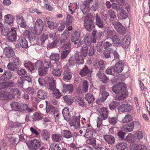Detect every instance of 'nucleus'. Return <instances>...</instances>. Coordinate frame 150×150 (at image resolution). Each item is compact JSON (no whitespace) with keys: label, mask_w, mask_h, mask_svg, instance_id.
Here are the masks:
<instances>
[{"label":"nucleus","mask_w":150,"mask_h":150,"mask_svg":"<svg viewBox=\"0 0 150 150\" xmlns=\"http://www.w3.org/2000/svg\"><path fill=\"white\" fill-rule=\"evenodd\" d=\"M126 85L123 82L117 83L112 87L113 91L116 94H119L115 98L117 100H120L124 99L128 95Z\"/></svg>","instance_id":"1"},{"label":"nucleus","mask_w":150,"mask_h":150,"mask_svg":"<svg viewBox=\"0 0 150 150\" xmlns=\"http://www.w3.org/2000/svg\"><path fill=\"white\" fill-rule=\"evenodd\" d=\"M98 111L101 117H98L97 119V130L99 131V129L101 127L102 120H106L108 117V111L107 109L104 107L100 108Z\"/></svg>","instance_id":"2"},{"label":"nucleus","mask_w":150,"mask_h":150,"mask_svg":"<svg viewBox=\"0 0 150 150\" xmlns=\"http://www.w3.org/2000/svg\"><path fill=\"white\" fill-rule=\"evenodd\" d=\"M80 115L79 113H76L72 119L69 122L70 126L73 127L75 129L79 128L80 126Z\"/></svg>","instance_id":"3"},{"label":"nucleus","mask_w":150,"mask_h":150,"mask_svg":"<svg viewBox=\"0 0 150 150\" xmlns=\"http://www.w3.org/2000/svg\"><path fill=\"white\" fill-rule=\"evenodd\" d=\"M96 30L94 29L93 30L91 35H87L85 36L84 42L85 44L87 46L90 45L91 42L95 43L96 40L95 39L96 35Z\"/></svg>","instance_id":"4"},{"label":"nucleus","mask_w":150,"mask_h":150,"mask_svg":"<svg viewBox=\"0 0 150 150\" xmlns=\"http://www.w3.org/2000/svg\"><path fill=\"white\" fill-rule=\"evenodd\" d=\"M26 144L28 148L32 150H36L40 146V142L35 139L27 142Z\"/></svg>","instance_id":"5"},{"label":"nucleus","mask_w":150,"mask_h":150,"mask_svg":"<svg viewBox=\"0 0 150 150\" xmlns=\"http://www.w3.org/2000/svg\"><path fill=\"white\" fill-rule=\"evenodd\" d=\"M43 21L41 19H38L35 23L34 27L36 35H38L41 33L43 28Z\"/></svg>","instance_id":"6"},{"label":"nucleus","mask_w":150,"mask_h":150,"mask_svg":"<svg viewBox=\"0 0 150 150\" xmlns=\"http://www.w3.org/2000/svg\"><path fill=\"white\" fill-rule=\"evenodd\" d=\"M36 65L38 69V72L40 75H44L46 74L47 69L42 66V62L37 61L36 62Z\"/></svg>","instance_id":"7"},{"label":"nucleus","mask_w":150,"mask_h":150,"mask_svg":"<svg viewBox=\"0 0 150 150\" xmlns=\"http://www.w3.org/2000/svg\"><path fill=\"white\" fill-rule=\"evenodd\" d=\"M132 107L129 104H122L118 108L119 112H128L130 111L132 109Z\"/></svg>","instance_id":"8"},{"label":"nucleus","mask_w":150,"mask_h":150,"mask_svg":"<svg viewBox=\"0 0 150 150\" xmlns=\"http://www.w3.org/2000/svg\"><path fill=\"white\" fill-rule=\"evenodd\" d=\"M15 28H11L7 33L8 39L11 41H14L16 38V30Z\"/></svg>","instance_id":"9"},{"label":"nucleus","mask_w":150,"mask_h":150,"mask_svg":"<svg viewBox=\"0 0 150 150\" xmlns=\"http://www.w3.org/2000/svg\"><path fill=\"white\" fill-rule=\"evenodd\" d=\"M86 19L84 21V26L88 30L91 31L93 28V21L89 18L88 16L86 18Z\"/></svg>","instance_id":"10"},{"label":"nucleus","mask_w":150,"mask_h":150,"mask_svg":"<svg viewBox=\"0 0 150 150\" xmlns=\"http://www.w3.org/2000/svg\"><path fill=\"white\" fill-rule=\"evenodd\" d=\"M46 20L48 27L50 29H54L57 27V23L54 19L48 17L46 18Z\"/></svg>","instance_id":"11"},{"label":"nucleus","mask_w":150,"mask_h":150,"mask_svg":"<svg viewBox=\"0 0 150 150\" xmlns=\"http://www.w3.org/2000/svg\"><path fill=\"white\" fill-rule=\"evenodd\" d=\"M84 56L81 54V53L78 52H76L75 55V57L76 61L78 65L83 64L84 63Z\"/></svg>","instance_id":"12"},{"label":"nucleus","mask_w":150,"mask_h":150,"mask_svg":"<svg viewBox=\"0 0 150 150\" xmlns=\"http://www.w3.org/2000/svg\"><path fill=\"white\" fill-rule=\"evenodd\" d=\"M130 35H126L121 43V46H122V47L124 48H127L130 43Z\"/></svg>","instance_id":"13"},{"label":"nucleus","mask_w":150,"mask_h":150,"mask_svg":"<svg viewBox=\"0 0 150 150\" xmlns=\"http://www.w3.org/2000/svg\"><path fill=\"white\" fill-rule=\"evenodd\" d=\"M4 53L6 57L8 58L11 57L15 54L14 50L13 49L9 47H7L4 49Z\"/></svg>","instance_id":"14"},{"label":"nucleus","mask_w":150,"mask_h":150,"mask_svg":"<svg viewBox=\"0 0 150 150\" xmlns=\"http://www.w3.org/2000/svg\"><path fill=\"white\" fill-rule=\"evenodd\" d=\"M24 66L26 68L28 69L31 72H35L37 68L36 65V63L34 64L31 62L24 64Z\"/></svg>","instance_id":"15"},{"label":"nucleus","mask_w":150,"mask_h":150,"mask_svg":"<svg viewBox=\"0 0 150 150\" xmlns=\"http://www.w3.org/2000/svg\"><path fill=\"white\" fill-rule=\"evenodd\" d=\"M18 111L23 112L27 111L29 112H31L33 111V109L31 107H30L28 105L25 104H21L19 106Z\"/></svg>","instance_id":"16"},{"label":"nucleus","mask_w":150,"mask_h":150,"mask_svg":"<svg viewBox=\"0 0 150 150\" xmlns=\"http://www.w3.org/2000/svg\"><path fill=\"white\" fill-rule=\"evenodd\" d=\"M96 25L100 28H103L104 25V23L100 19V17L98 13L95 16Z\"/></svg>","instance_id":"17"},{"label":"nucleus","mask_w":150,"mask_h":150,"mask_svg":"<svg viewBox=\"0 0 150 150\" xmlns=\"http://www.w3.org/2000/svg\"><path fill=\"white\" fill-rule=\"evenodd\" d=\"M119 11V13L117 16L119 19H124L127 17V13L124 9L121 7Z\"/></svg>","instance_id":"18"},{"label":"nucleus","mask_w":150,"mask_h":150,"mask_svg":"<svg viewBox=\"0 0 150 150\" xmlns=\"http://www.w3.org/2000/svg\"><path fill=\"white\" fill-rule=\"evenodd\" d=\"M80 33L77 31H75L72 33L71 36V40L73 42L78 41L80 36Z\"/></svg>","instance_id":"19"},{"label":"nucleus","mask_w":150,"mask_h":150,"mask_svg":"<svg viewBox=\"0 0 150 150\" xmlns=\"http://www.w3.org/2000/svg\"><path fill=\"white\" fill-rule=\"evenodd\" d=\"M5 22L9 25H12L13 23L14 18L11 14H7L4 16Z\"/></svg>","instance_id":"20"},{"label":"nucleus","mask_w":150,"mask_h":150,"mask_svg":"<svg viewBox=\"0 0 150 150\" xmlns=\"http://www.w3.org/2000/svg\"><path fill=\"white\" fill-rule=\"evenodd\" d=\"M103 138L106 142L110 144H113L115 141V138L111 135H107L104 136Z\"/></svg>","instance_id":"21"},{"label":"nucleus","mask_w":150,"mask_h":150,"mask_svg":"<svg viewBox=\"0 0 150 150\" xmlns=\"http://www.w3.org/2000/svg\"><path fill=\"white\" fill-rule=\"evenodd\" d=\"M38 97L40 99H45L47 98V92L44 90L40 89L37 92Z\"/></svg>","instance_id":"22"},{"label":"nucleus","mask_w":150,"mask_h":150,"mask_svg":"<svg viewBox=\"0 0 150 150\" xmlns=\"http://www.w3.org/2000/svg\"><path fill=\"white\" fill-rule=\"evenodd\" d=\"M112 43L111 38L108 37L104 40L103 44V47L105 49H106L112 46Z\"/></svg>","instance_id":"23"},{"label":"nucleus","mask_w":150,"mask_h":150,"mask_svg":"<svg viewBox=\"0 0 150 150\" xmlns=\"http://www.w3.org/2000/svg\"><path fill=\"white\" fill-rule=\"evenodd\" d=\"M124 63L121 62H119L116 63L114 67L117 73H121L123 70Z\"/></svg>","instance_id":"24"},{"label":"nucleus","mask_w":150,"mask_h":150,"mask_svg":"<svg viewBox=\"0 0 150 150\" xmlns=\"http://www.w3.org/2000/svg\"><path fill=\"white\" fill-rule=\"evenodd\" d=\"M62 113L64 119L67 121H68L70 118L71 115L68 108L65 107L63 109Z\"/></svg>","instance_id":"25"},{"label":"nucleus","mask_w":150,"mask_h":150,"mask_svg":"<svg viewBox=\"0 0 150 150\" xmlns=\"http://www.w3.org/2000/svg\"><path fill=\"white\" fill-rule=\"evenodd\" d=\"M19 40L20 45L21 47L24 48L28 47V42L25 38L22 37H20Z\"/></svg>","instance_id":"26"},{"label":"nucleus","mask_w":150,"mask_h":150,"mask_svg":"<svg viewBox=\"0 0 150 150\" xmlns=\"http://www.w3.org/2000/svg\"><path fill=\"white\" fill-rule=\"evenodd\" d=\"M81 9L83 14H86L88 13L90 10V5L86 4L84 2V4H82L80 6Z\"/></svg>","instance_id":"27"},{"label":"nucleus","mask_w":150,"mask_h":150,"mask_svg":"<svg viewBox=\"0 0 150 150\" xmlns=\"http://www.w3.org/2000/svg\"><path fill=\"white\" fill-rule=\"evenodd\" d=\"M134 123L131 122L128 125L124 126L123 128L124 130L127 132H129L132 131L134 129Z\"/></svg>","instance_id":"28"},{"label":"nucleus","mask_w":150,"mask_h":150,"mask_svg":"<svg viewBox=\"0 0 150 150\" xmlns=\"http://www.w3.org/2000/svg\"><path fill=\"white\" fill-rule=\"evenodd\" d=\"M52 140L55 142H59L63 140V138L60 134H54L52 135Z\"/></svg>","instance_id":"29"},{"label":"nucleus","mask_w":150,"mask_h":150,"mask_svg":"<svg viewBox=\"0 0 150 150\" xmlns=\"http://www.w3.org/2000/svg\"><path fill=\"white\" fill-rule=\"evenodd\" d=\"M93 133V130L91 128H86L84 137L86 138H89L92 137Z\"/></svg>","instance_id":"30"},{"label":"nucleus","mask_w":150,"mask_h":150,"mask_svg":"<svg viewBox=\"0 0 150 150\" xmlns=\"http://www.w3.org/2000/svg\"><path fill=\"white\" fill-rule=\"evenodd\" d=\"M137 138L134 135L129 134L126 137L125 140L128 142L133 143L137 140Z\"/></svg>","instance_id":"31"},{"label":"nucleus","mask_w":150,"mask_h":150,"mask_svg":"<svg viewBox=\"0 0 150 150\" xmlns=\"http://www.w3.org/2000/svg\"><path fill=\"white\" fill-rule=\"evenodd\" d=\"M62 136L67 139H69L73 137L71 132L69 130H64L62 132Z\"/></svg>","instance_id":"32"},{"label":"nucleus","mask_w":150,"mask_h":150,"mask_svg":"<svg viewBox=\"0 0 150 150\" xmlns=\"http://www.w3.org/2000/svg\"><path fill=\"white\" fill-rule=\"evenodd\" d=\"M81 76H84L89 74V71L88 67L85 65L79 73Z\"/></svg>","instance_id":"33"},{"label":"nucleus","mask_w":150,"mask_h":150,"mask_svg":"<svg viewBox=\"0 0 150 150\" xmlns=\"http://www.w3.org/2000/svg\"><path fill=\"white\" fill-rule=\"evenodd\" d=\"M85 98L88 103H92L95 100L93 94L91 93H88L86 94Z\"/></svg>","instance_id":"34"},{"label":"nucleus","mask_w":150,"mask_h":150,"mask_svg":"<svg viewBox=\"0 0 150 150\" xmlns=\"http://www.w3.org/2000/svg\"><path fill=\"white\" fill-rule=\"evenodd\" d=\"M113 52V50L111 48H108L105 50L103 52V55L104 57L106 59L111 58V54Z\"/></svg>","instance_id":"35"},{"label":"nucleus","mask_w":150,"mask_h":150,"mask_svg":"<svg viewBox=\"0 0 150 150\" xmlns=\"http://www.w3.org/2000/svg\"><path fill=\"white\" fill-rule=\"evenodd\" d=\"M72 77V74L69 71H65L63 74V79L66 81L70 80Z\"/></svg>","instance_id":"36"},{"label":"nucleus","mask_w":150,"mask_h":150,"mask_svg":"<svg viewBox=\"0 0 150 150\" xmlns=\"http://www.w3.org/2000/svg\"><path fill=\"white\" fill-rule=\"evenodd\" d=\"M63 98L65 102L69 105H71L73 102V99L70 96L67 95Z\"/></svg>","instance_id":"37"},{"label":"nucleus","mask_w":150,"mask_h":150,"mask_svg":"<svg viewBox=\"0 0 150 150\" xmlns=\"http://www.w3.org/2000/svg\"><path fill=\"white\" fill-rule=\"evenodd\" d=\"M106 73L109 74L115 75L117 73L114 67H108L106 70Z\"/></svg>","instance_id":"38"},{"label":"nucleus","mask_w":150,"mask_h":150,"mask_svg":"<svg viewBox=\"0 0 150 150\" xmlns=\"http://www.w3.org/2000/svg\"><path fill=\"white\" fill-rule=\"evenodd\" d=\"M40 2H43L44 4L43 7L45 9L49 11H52V10L53 8L52 6L48 4L49 3L47 0H40Z\"/></svg>","instance_id":"39"},{"label":"nucleus","mask_w":150,"mask_h":150,"mask_svg":"<svg viewBox=\"0 0 150 150\" xmlns=\"http://www.w3.org/2000/svg\"><path fill=\"white\" fill-rule=\"evenodd\" d=\"M50 57L52 61H53L55 62H56L59 59V55L57 53L52 54L50 56Z\"/></svg>","instance_id":"40"},{"label":"nucleus","mask_w":150,"mask_h":150,"mask_svg":"<svg viewBox=\"0 0 150 150\" xmlns=\"http://www.w3.org/2000/svg\"><path fill=\"white\" fill-rule=\"evenodd\" d=\"M112 40V43L113 42L114 44H116L117 46H121V43H120V39L118 36L115 35L111 38Z\"/></svg>","instance_id":"41"},{"label":"nucleus","mask_w":150,"mask_h":150,"mask_svg":"<svg viewBox=\"0 0 150 150\" xmlns=\"http://www.w3.org/2000/svg\"><path fill=\"white\" fill-rule=\"evenodd\" d=\"M126 147V144L125 142H120L117 144L116 147L118 150H125Z\"/></svg>","instance_id":"42"},{"label":"nucleus","mask_w":150,"mask_h":150,"mask_svg":"<svg viewBox=\"0 0 150 150\" xmlns=\"http://www.w3.org/2000/svg\"><path fill=\"white\" fill-rule=\"evenodd\" d=\"M7 67L9 69L13 71H16L18 69V66H15L14 64L11 63L8 64Z\"/></svg>","instance_id":"43"},{"label":"nucleus","mask_w":150,"mask_h":150,"mask_svg":"<svg viewBox=\"0 0 150 150\" xmlns=\"http://www.w3.org/2000/svg\"><path fill=\"white\" fill-rule=\"evenodd\" d=\"M53 67L52 74L55 76L59 77L60 76L62 72V69L61 68H58L56 69H53Z\"/></svg>","instance_id":"44"},{"label":"nucleus","mask_w":150,"mask_h":150,"mask_svg":"<svg viewBox=\"0 0 150 150\" xmlns=\"http://www.w3.org/2000/svg\"><path fill=\"white\" fill-rule=\"evenodd\" d=\"M100 6L99 2L98 1L95 0L91 6L92 9L94 11H96L98 9Z\"/></svg>","instance_id":"45"},{"label":"nucleus","mask_w":150,"mask_h":150,"mask_svg":"<svg viewBox=\"0 0 150 150\" xmlns=\"http://www.w3.org/2000/svg\"><path fill=\"white\" fill-rule=\"evenodd\" d=\"M132 119V116L130 115H127L123 117L122 120V123H128L131 121Z\"/></svg>","instance_id":"46"},{"label":"nucleus","mask_w":150,"mask_h":150,"mask_svg":"<svg viewBox=\"0 0 150 150\" xmlns=\"http://www.w3.org/2000/svg\"><path fill=\"white\" fill-rule=\"evenodd\" d=\"M78 104L82 107H85L86 106V103L84 101L83 98L79 97L77 100Z\"/></svg>","instance_id":"47"},{"label":"nucleus","mask_w":150,"mask_h":150,"mask_svg":"<svg viewBox=\"0 0 150 150\" xmlns=\"http://www.w3.org/2000/svg\"><path fill=\"white\" fill-rule=\"evenodd\" d=\"M20 105L17 102H13L11 104V106L12 109L14 110L18 111Z\"/></svg>","instance_id":"48"},{"label":"nucleus","mask_w":150,"mask_h":150,"mask_svg":"<svg viewBox=\"0 0 150 150\" xmlns=\"http://www.w3.org/2000/svg\"><path fill=\"white\" fill-rule=\"evenodd\" d=\"M61 148L59 144L55 143H54L50 146V150H60Z\"/></svg>","instance_id":"49"},{"label":"nucleus","mask_w":150,"mask_h":150,"mask_svg":"<svg viewBox=\"0 0 150 150\" xmlns=\"http://www.w3.org/2000/svg\"><path fill=\"white\" fill-rule=\"evenodd\" d=\"M42 63V66L47 69L51 67V62L49 59H45Z\"/></svg>","instance_id":"50"},{"label":"nucleus","mask_w":150,"mask_h":150,"mask_svg":"<svg viewBox=\"0 0 150 150\" xmlns=\"http://www.w3.org/2000/svg\"><path fill=\"white\" fill-rule=\"evenodd\" d=\"M68 37V36H66L65 35L62 34L60 39V42L62 43L70 42Z\"/></svg>","instance_id":"51"},{"label":"nucleus","mask_w":150,"mask_h":150,"mask_svg":"<svg viewBox=\"0 0 150 150\" xmlns=\"http://www.w3.org/2000/svg\"><path fill=\"white\" fill-rule=\"evenodd\" d=\"M4 80L10 79L12 77V74L10 71H6L3 75Z\"/></svg>","instance_id":"52"},{"label":"nucleus","mask_w":150,"mask_h":150,"mask_svg":"<svg viewBox=\"0 0 150 150\" xmlns=\"http://www.w3.org/2000/svg\"><path fill=\"white\" fill-rule=\"evenodd\" d=\"M46 112L52 115L55 114V113L56 112L55 108L50 106L47 108Z\"/></svg>","instance_id":"53"},{"label":"nucleus","mask_w":150,"mask_h":150,"mask_svg":"<svg viewBox=\"0 0 150 150\" xmlns=\"http://www.w3.org/2000/svg\"><path fill=\"white\" fill-rule=\"evenodd\" d=\"M117 117H110L108 118L109 122L113 125H115L117 122Z\"/></svg>","instance_id":"54"},{"label":"nucleus","mask_w":150,"mask_h":150,"mask_svg":"<svg viewBox=\"0 0 150 150\" xmlns=\"http://www.w3.org/2000/svg\"><path fill=\"white\" fill-rule=\"evenodd\" d=\"M53 92L52 94L54 97L56 98H59L61 97V93L58 89H56Z\"/></svg>","instance_id":"55"},{"label":"nucleus","mask_w":150,"mask_h":150,"mask_svg":"<svg viewBox=\"0 0 150 150\" xmlns=\"http://www.w3.org/2000/svg\"><path fill=\"white\" fill-rule=\"evenodd\" d=\"M108 12L111 20H113L116 18L115 12L112 9L109 10Z\"/></svg>","instance_id":"56"},{"label":"nucleus","mask_w":150,"mask_h":150,"mask_svg":"<svg viewBox=\"0 0 150 150\" xmlns=\"http://www.w3.org/2000/svg\"><path fill=\"white\" fill-rule=\"evenodd\" d=\"M88 50V48L86 46L83 47L81 49L80 52H79L81 53V54L83 55V56L86 57L87 55Z\"/></svg>","instance_id":"57"},{"label":"nucleus","mask_w":150,"mask_h":150,"mask_svg":"<svg viewBox=\"0 0 150 150\" xmlns=\"http://www.w3.org/2000/svg\"><path fill=\"white\" fill-rule=\"evenodd\" d=\"M70 51V50L69 49L62 51L61 55V59L63 60L65 58L68 54Z\"/></svg>","instance_id":"58"},{"label":"nucleus","mask_w":150,"mask_h":150,"mask_svg":"<svg viewBox=\"0 0 150 150\" xmlns=\"http://www.w3.org/2000/svg\"><path fill=\"white\" fill-rule=\"evenodd\" d=\"M32 119L34 120H38L42 119L40 115L37 112L34 113L32 116Z\"/></svg>","instance_id":"59"},{"label":"nucleus","mask_w":150,"mask_h":150,"mask_svg":"<svg viewBox=\"0 0 150 150\" xmlns=\"http://www.w3.org/2000/svg\"><path fill=\"white\" fill-rule=\"evenodd\" d=\"M58 42L57 40H54L52 42L48 44L47 46L48 48L50 49L54 48L57 46Z\"/></svg>","instance_id":"60"},{"label":"nucleus","mask_w":150,"mask_h":150,"mask_svg":"<svg viewBox=\"0 0 150 150\" xmlns=\"http://www.w3.org/2000/svg\"><path fill=\"white\" fill-rule=\"evenodd\" d=\"M87 144L93 146H96V140L94 138L88 139L86 141Z\"/></svg>","instance_id":"61"},{"label":"nucleus","mask_w":150,"mask_h":150,"mask_svg":"<svg viewBox=\"0 0 150 150\" xmlns=\"http://www.w3.org/2000/svg\"><path fill=\"white\" fill-rule=\"evenodd\" d=\"M119 105V103H116L115 101H113L109 105L110 108L111 110H114L116 107Z\"/></svg>","instance_id":"62"},{"label":"nucleus","mask_w":150,"mask_h":150,"mask_svg":"<svg viewBox=\"0 0 150 150\" xmlns=\"http://www.w3.org/2000/svg\"><path fill=\"white\" fill-rule=\"evenodd\" d=\"M112 24L116 30L118 29L119 28H121V27H122V26L120 22L117 21L113 22Z\"/></svg>","instance_id":"63"},{"label":"nucleus","mask_w":150,"mask_h":150,"mask_svg":"<svg viewBox=\"0 0 150 150\" xmlns=\"http://www.w3.org/2000/svg\"><path fill=\"white\" fill-rule=\"evenodd\" d=\"M73 20V17L70 15L68 14L67 16L66 23L67 24L70 25Z\"/></svg>","instance_id":"64"}]
</instances>
